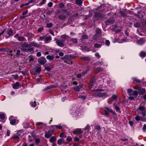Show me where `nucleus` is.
<instances>
[{
  "label": "nucleus",
  "mask_w": 146,
  "mask_h": 146,
  "mask_svg": "<svg viewBox=\"0 0 146 146\" xmlns=\"http://www.w3.org/2000/svg\"><path fill=\"white\" fill-rule=\"evenodd\" d=\"M59 19L62 21L64 20L66 18V16L62 14H61L58 16Z\"/></svg>",
  "instance_id": "16"
},
{
  "label": "nucleus",
  "mask_w": 146,
  "mask_h": 146,
  "mask_svg": "<svg viewBox=\"0 0 146 146\" xmlns=\"http://www.w3.org/2000/svg\"><path fill=\"white\" fill-rule=\"evenodd\" d=\"M142 130L143 132H145L146 130V125L145 124L144 125L142 128Z\"/></svg>",
  "instance_id": "49"
},
{
  "label": "nucleus",
  "mask_w": 146,
  "mask_h": 146,
  "mask_svg": "<svg viewBox=\"0 0 146 146\" xmlns=\"http://www.w3.org/2000/svg\"><path fill=\"white\" fill-rule=\"evenodd\" d=\"M46 1V0H42V1L41 2L39 3V5L40 6L42 5L45 3Z\"/></svg>",
  "instance_id": "41"
},
{
  "label": "nucleus",
  "mask_w": 146,
  "mask_h": 146,
  "mask_svg": "<svg viewBox=\"0 0 146 146\" xmlns=\"http://www.w3.org/2000/svg\"><path fill=\"white\" fill-rule=\"evenodd\" d=\"M43 27H41L40 28H38V31L39 32H40L43 30Z\"/></svg>",
  "instance_id": "56"
},
{
  "label": "nucleus",
  "mask_w": 146,
  "mask_h": 146,
  "mask_svg": "<svg viewBox=\"0 0 146 146\" xmlns=\"http://www.w3.org/2000/svg\"><path fill=\"white\" fill-rule=\"evenodd\" d=\"M96 35H101V31L100 29L98 28L96 31Z\"/></svg>",
  "instance_id": "28"
},
{
  "label": "nucleus",
  "mask_w": 146,
  "mask_h": 146,
  "mask_svg": "<svg viewBox=\"0 0 146 146\" xmlns=\"http://www.w3.org/2000/svg\"><path fill=\"white\" fill-rule=\"evenodd\" d=\"M82 86L80 85L79 86H76L73 88L74 90L76 92H79L80 90L82 88Z\"/></svg>",
  "instance_id": "12"
},
{
  "label": "nucleus",
  "mask_w": 146,
  "mask_h": 146,
  "mask_svg": "<svg viewBox=\"0 0 146 146\" xmlns=\"http://www.w3.org/2000/svg\"><path fill=\"white\" fill-rule=\"evenodd\" d=\"M114 108L117 111H119L120 110V108L118 106H114Z\"/></svg>",
  "instance_id": "54"
},
{
  "label": "nucleus",
  "mask_w": 146,
  "mask_h": 146,
  "mask_svg": "<svg viewBox=\"0 0 146 146\" xmlns=\"http://www.w3.org/2000/svg\"><path fill=\"white\" fill-rule=\"evenodd\" d=\"M34 50V48H28L27 49V50H26V51H33Z\"/></svg>",
  "instance_id": "63"
},
{
  "label": "nucleus",
  "mask_w": 146,
  "mask_h": 146,
  "mask_svg": "<svg viewBox=\"0 0 146 146\" xmlns=\"http://www.w3.org/2000/svg\"><path fill=\"white\" fill-rule=\"evenodd\" d=\"M104 111L106 115H108L110 112L114 115H116V113L112 110L108 108H105Z\"/></svg>",
  "instance_id": "8"
},
{
  "label": "nucleus",
  "mask_w": 146,
  "mask_h": 146,
  "mask_svg": "<svg viewBox=\"0 0 146 146\" xmlns=\"http://www.w3.org/2000/svg\"><path fill=\"white\" fill-rule=\"evenodd\" d=\"M64 4L63 3H61L59 5V7L60 8H64Z\"/></svg>",
  "instance_id": "55"
},
{
  "label": "nucleus",
  "mask_w": 146,
  "mask_h": 146,
  "mask_svg": "<svg viewBox=\"0 0 146 146\" xmlns=\"http://www.w3.org/2000/svg\"><path fill=\"white\" fill-rule=\"evenodd\" d=\"M64 142V140L63 139H59L58 140L57 143L59 145H61Z\"/></svg>",
  "instance_id": "22"
},
{
  "label": "nucleus",
  "mask_w": 146,
  "mask_h": 146,
  "mask_svg": "<svg viewBox=\"0 0 146 146\" xmlns=\"http://www.w3.org/2000/svg\"><path fill=\"white\" fill-rule=\"evenodd\" d=\"M139 23H136L134 24V26L136 27H139Z\"/></svg>",
  "instance_id": "60"
},
{
  "label": "nucleus",
  "mask_w": 146,
  "mask_h": 146,
  "mask_svg": "<svg viewBox=\"0 0 146 146\" xmlns=\"http://www.w3.org/2000/svg\"><path fill=\"white\" fill-rule=\"evenodd\" d=\"M133 87V88L135 90H139L140 88L138 86H134Z\"/></svg>",
  "instance_id": "61"
},
{
  "label": "nucleus",
  "mask_w": 146,
  "mask_h": 146,
  "mask_svg": "<svg viewBox=\"0 0 146 146\" xmlns=\"http://www.w3.org/2000/svg\"><path fill=\"white\" fill-rule=\"evenodd\" d=\"M95 55L96 56L98 57L99 58H100L101 57L99 53L98 52H96V53Z\"/></svg>",
  "instance_id": "50"
},
{
  "label": "nucleus",
  "mask_w": 146,
  "mask_h": 146,
  "mask_svg": "<svg viewBox=\"0 0 146 146\" xmlns=\"http://www.w3.org/2000/svg\"><path fill=\"white\" fill-rule=\"evenodd\" d=\"M53 3L52 2H50L48 4V6L50 7H51L52 6Z\"/></svg>",
  "instance_id": "62"
},
{
  "label": "nucleus",
  "mask_w": 146,
  "mask_h": 146,
  "mask_svg": "<svg viewBox=\"0 0 146 146\" xmlns=\"http://www.w3.org/2000/svg\"><path fill=\"white\" fill-rule=\"evenodd\" d=\"M52 26V24L51 23H49L46 24V27L48 28H50Z\"/></svg>",
  "instance_id": "47"
},
{
  "label": "nucleus",
  "mask_w": 146,
  "mask_h": 146,
  "mask_svg": "<svg viewBox=\"0 0 146 146\" xmlns=\"http://www.w3.org/2000/svg\"><path fill=\"white\" fill-rule=\"evenodd\" d=\"M117 95H113L112 96L111 98H110L109 99V100L111 102H112L113 101L116 100L117 99Z\"/></svg>",
  "instance_id": "18"
},
{
  "label": "nucleus",
  "mask_w": 146,
  "mask_h": 146,
  "mask_svg": "<svg viewBox=\"0 0 146 146\" xmlns=\"http://www.w3.org/2000/svg\"><path fill=\"white\" fill-rule=\"evenodd\" d=\"M78 96L80 98L82 99L83 100H84L86 98V97L85 96L82 95H80Z\"/></svg>",
  "instance_id": "40"
},
{
  "label": "nucleus",
  "mask_w": 146,
  "mask_h": 146,
  "mask_svg": "<svg viewBox=\"0 0 146 146\" xmlns=\"http://www.w3.org/2000/svg\"><path fill=\"white\" fill-rule=\"evenodd\" d=\"M61 37L64 39H66L69 38V37L68 36L66 35H62Z\"/></svg>",
  "instance_id": "36"
},
{
  "label": "nucleus",
  "mask_w": 146,
  "mask_h": 146,
  "mask_svg": "<svg viewBox=\"0 0 146 146\" xmlns=\"http://www.w3.org/2000/svg\"><path fill=\"white\" fill-rule=\"evenodd\" d=\"M133 82H140L141 81L140 80L136 78H133Z\"/></svg>",
  "instance_id": "33"
},
{
  "label": "nucleus",
  "mask_w": 146,
  "mask_h": 146,
  "mask_svg": "<svg viewBox=\"0 0 146 146\" xmlns=\"http://www.w3.org/2000/svg\"><path fill=\"white\" fill-rule=\"evenodd\" d=\"M52 39V38L51 36H48L47 37H46L45 36V41L46 43L47 42L49 41H50Z\"/></svg>",
  "instance_id": "26"
},
{
  "label": "nucleus",
  "mask_w": 146,
  "mask_h": 146,
  "mask_svg": "<svg viewBox=\"0 0 146 146\" xmlns=\"http://www.w3.org/2000/svg\"><path fill=\"white\" fill-rule=\"evenodd\" d=\"M76 4L80 6L82 5V0H76Z\"/></svg>",
  "instance_id": "23"
},
{
  "label": "nucleus",
  "mask_w": 146,
  "mask_h": 146,
  "mask_svg": "<svg viewBox=\"0 0 146 146\" xmlns=\"http://www.w3.org/2000/svg\"><path fill=\"white\" fill-rule=\"evenodd\" d=\"M52 135L50 131L49 130L48 133H46L45 134V137L46 138H49Z\"/></svg>",
  "instance_id": "15"
},
{
  "label": "nucleus",
  "mask_w": 146,
  "mask_h": 146,
  "mask_svg": "<svg viewBox=\"0 0 146 146\" xmlns=\"http://www.w3.org/2000/svg\"><path fill=\"white\" fill-rule=\"evenodd\" d=\"M146 55V53L143 51L141 52L140 53V56L141 58H143Z\"/></svg>",
  "instance_id": "21"
},
{
  "label": "nucleus",
  "mask_w": 146,
  "mask_h": 146,
  "mask_svg": "<svg viewBox=\"0 0 146 146\" xmlns=\"http://www.w3.org/2000/svg\"><path fill=\"white\" fill-rule=\"evenodd\" d=\"M145 107L144 106H140L138 108V109L139 110L143 111H145Z\"/></svg>",
  "instance_id": "37"
},
{
  "label": "nucleus",
  "mask_w": 146,
  "mask_h": 146,
  "mask_svg": "<svg viewBox=\"0 0 146 146\" xmlns=\"http://www.w3.org/2000/svg\"><path fill=\"white\" fill-rule=\"evenodd\" d=\"M141 115L143 116H145L146 115V111H144L141 112Z\"/></svg>",
  "instance_id": "58"
},
{
  "label": "nucleus",
  "mask_w": 146,
  "mask_h": 146,
  "mask_svg": "<svg viewBox=\"0 0 146 146\" xmlns=\"http://www.w3.org/2000/svg\"><path fill=\"white\" fill-rule=\"evenodd\" d=\"M145 40L143 39H140L136 41L137 43L139 44H142L144 43Z\"/></svg>",
  "instance_id": "19"
},
{
  "label": "nucleus",
  "mask_w": 146,
  "mask_h": 146,
  "mask_svg": "<svg viewBox=\"0 0 146 146\" xmlns=\"http://www.w3.org/2000/svg\"><path fill=\"white\" fill-rule=\"evenodd\" d=\"M96 129L98 131H100L101 130V128L99 125H96Z\"/></svg>",
  "instance_id": "45"
},
{
  "label": "nucleus",
  "mask_w": 146,
  "mask_h": 146,
  "mask_svg": "<svg viewBox=\"0 0 146 146\" xmlns=\"http://www.w3.org/2000/svg\"><path fill=\"white\" fill-rule=\"evenodd\" d=\"M9 119L10 121V124L12 125H16L19 122L18 120L14 118V117L13 116H10Z\"/></svg>",
  "instance_id": "3"
},
{
  "label": "nucleus",
  "mask_w": 146,
  "mask_h": 146,
  "mask_svg": "<svg viewBox=\"0 0 146 146\" xmlns=\"http://www.w3.org/2000/svg\"><path fill=\"white\" fill-rule=\"evenodd\" d=\"M145 90L144 88L140 89H139L138 92L139 95H141L145 92Z\"/></svg>",
  "instance_id": "14"
},
{
  "label": "nucleus",
  "mask_w": 146,
  "mask_h": 146,
  "mask_svg": "<svg viewBox=\"0 0 146 146\" xmlns=\"http://www.w3.org/2000/svg\"><path fill=\"white\" fill-rule=\"evenodd\" d=\"M0 118L2 120L4 119L5 118V114L3 113L0 114Z\"/></svg>",
  "instance_id": "38"
},
{
  "label": "nucleus",
  "mask_w": 146,
  "mask_h": 146,
  "mask_svg": "<svg viewBox=\"0 0 146 146\" xmlns=\"http://www.w3.org/2000/svg\"><path fill=\"white\" fill-rule=\"evenodd\" d=\"M65 42V40L62 39H57L56 40V44L59 46L63 47L64 46V44Z\"/></svg>",
  "instance_id": "5"
},
{
  "label": "nucleus",
  "mask_w": 146,
  "mask_h": 146,
  "mask_svg": "<svg viewBox=\"0 0 146 146\" xmlns=\"http://www.w3.org/2000/svg\"><path fill=\"white\" fill-rule=\"evenodd\" d=\"M135 120L137 121H139L140 120H141L140 117L138 116H136L135 117Z\"/></svg>",
  "instance_id": "51"
},
{
  "label": "nucleus",
  "mask_w": 146,
  "mask_h": 146,
  "mask_svg": "<svg viewBox=\"0 0 146 146\" xmlns=\"http://www.w3.org/2000/svg\"><path fill=\"white\" fill-rule=\"evenodd\" d=\"M21 53V51L19 50H17V52L16 54L17 55H20Z\"/></svg>",
  "instance_id": "64"
},
{
  "label": "nucleus",
  "mask_w": 146,
  "mask_h": 146,
  "mask_svg": "<svg viewBox=\"0 0 146 146\" xmlns=\"http://www.w3.org/2000/svg\"><path fill=\"white\" fill-rule=\"evenodd\" d=\"M81 136H82L81 135H80L79 137V138L77 137H75L74 138V140L76 141H78L79 140V139L80 138Z\"/></svg>",
  "instance_id": "44"
},
{
  "label": "nucleus",
  "mask_w": 146,
  "mask_h": 146,
  "mask_svg": "<svg viewBox=\"0 0 146 146\" xmlns=\"http://www.w3.org/2000/svg\"><path fill=\"white\" fill-rule=\"evenodd\" d=\"M55 87L54 86H48V87H47L45 88L44 89V90L46 91L47 90H49V89H50V88H55Z\"/></svg>",
  "instance_id": "35"
},
{
  "label": "nucleus",
  "mask_w": 146,
  "mask_h": 146,
  "mask_svg": "<svg viewBox=\"0 0 146 146\" xmlns=\"http://www.w3.org/2000/svg\"><path fill=\"white\" fill-rule=\"evenodd\" d=\"M31 45H30V43H27L24 42L21 45L22 48H21V50H22L26 51V50H27V49L25 48H31Z\"/></svg>",
  "instance_id": "6"
},
{
  "label": "nucleus",
  "mask_w": 146,
  "mask_h": 146,
  "mask_svg": "<svg viewBox=\"0 0 146 146\" xmlns=\"http://www.w3.org/2000/svg\"><path fill=\"white\" fill-rule=\"evenodd\" d=\"M35 141L36 144L39 143L40 142V140L38 138H36L35 139Z\"/></svg>",
  "instance_id": "53"
},
{
  "label": "nucleus",
  "mask_w": 146,
  "mask_h": 146,
  "mask_svg": "<svg viewBox=\"0 0 146 146\" xmlns=\"http://www.w3.org/2000/svg\"><path fill=\"white\" fill-rule=\"evenodd\" d=\"M46 58L49 60V61L52 60L54 58V56L53 55H48L46 56Z\"/></svg>",
  "instance_id": "20"
},
{
  "label": "nucleus",
  "mask_w": 146,
  "mask_h": 146,
  "mask_svg": "<svg viewBox=\"0 0 146 146\" xmlns=\"http://www.w3.org/2000/svg\"><path fill=\"white\" fill-rule=\"evenodd\" d=\"M31 104L32 106L33 107H35L36 106V102L35 101L34 102H31Z\"/></svg>",
  "instance_id": "48"
},
{
  "label": "nucleus",
  "mask_w": 146,
  "mask_h": 146,
  "mask_svg": "<svg viewBox=\"0 0 146 146\" xmlns=\"http://www.w3.org/2000/svg\"><path fill=\"white\" fill-rule=\"evenodd\" d=\"M96 70H97V72H99L102 71L103 70V69L101 67H99L96 68Z\"/></svg>",
  "instance_id": "43"
},
{
  "label": "nucleus",
  "mask_w": 146,
  "mask_h": 146,
  "mask_svg": "<svg viewBox=\"0 0 146 146\" xmlns=\"http://www.w3.org/2000/svg\"><path fill=\"white\" fill-rule=\"evenodd\" d=\"M13 88L15 89H17L21 87V85L18 82H16L15 84H12Z\"/></svg>",
  "instance_id": "9"
},
{
  "label": "nucleus",
  "mask_w": 146,
  "mask_h": 146,
  "mask_svg": "<svg viewBox=\"0 0 146 146\" xmlns=\"http://www.w3.org/2000/svg\"><path fill=\"white\" fill-rule=\"evenodd\" d=\"M13 34V31L12 29H10L7 30V34L5 35V37L6 38L9 37L11 36H12Z\"/></svg>",
  "instance_id": "10"
},
{
  "label": "nucleus",
  "mask_w": 146,
  "mask_h": 146,
  "mask_svg": "<svg viewBox=\"0 0 146 146\" xmlns=\"http://www.w3.org/2000/svg\"><path fill=\"white\" fill-rule=\"evenodd\" d=\"M19 137L17 135H14L12 137V139H17L19 140Z\"/></svg>",
  "instance_id": "31"
},
{
  "label": "nucleus",
  "mask_w": 146,
  "mask_h": 146,
  "mask_svg": "<svg viewBox=\"0 0 146 146\" xmlns=\"http://www.w3.org/2000/svg\"><path fill=\"white\" fill-rule=\"evenodd\" d=\"M138 94V92L137 91H133L132 93L129 94V98L130 100H133L137 97Z\"/></svg>",
  "instance_id": "4"
},
{
  "label": "nucleus",
  "mask_w": 146,
  "mask_h": 146,
  "mask_svg": "<svg viewBox=\"0 0 146 146\" xmlns=\"http://www.w3.org/2000/svg\"><path fill=\"white\" fill-rule=\"evenodd\" d=\"M120 13L121 15L123 17H125L126 16V14L123 11H120Z\"/></svg>",
  "instance_id": "42"
},
{
  "label": "nucleus",
  "mask_w": 146,
  "mask_h": 146,
  "mask_svg": "<svg viewBox=\"0 0 146 146\" xmlns=\"http://www.w3.org/2000/svg\"><path fill=\"white\" fill-rule=\"evenodd\" d=\"M43 124V123L42 122H38L36 123V125L38 126L40 125H42Z\"/></svg>",
  "instance_id": "52"
},
{
  "label": "nucleus",
  "mask_w": 146,
  "mask_h": 146,
  "mask_svg": "<svg viewBox=\"0 0 146 146\" xmlns=\"http://www.w3.org/2000/svg\"><path fill=\"white\" fill-rule=\"evenodd\" d=\"M41 70V68L40 67L37 68L35 70L36 73H39Z\"/></svg>",
  "instance_id": "34"
},
{
  "label": "nucleus",
  "mask_w": 146,
  "mask_h": 146,
  "mask_svg": "<svg viewBox=\"0 0 146 146\" xmlns=\"http://www.w3.org/2000/svg\"><path fill=\"white\" fill-rule=\"evenodd\" d=\"M53 126H55L57 128L59 129H61L62 128V127H64L63 126H62L60 125H55L52 126V127H53Z\"/></svg>",
  "instance_id": "32"
},
{
  "label": "nucleus",
  "mask_w": 146,
  "mask_h": 146,
  "mask_svg": "<svg viewBox=\"0 0 146 146\" xmlns=\"http://www.w3.org/2000/svg\"><path fill=\"white\" fill-rule=\"evenodd\" d=\"M81 59L84 60H90V58L88 56L82 57Z\"/></svg>",
  "instance_id": "27"
},
{
  "label": "nucleus",
  "mask_w": 146,
  "mask_h": 146,
  "mask_svg": "<svg viewBox=\"0 0 146 146\" xmlns=\"http://www.w3.org/2000/svg\"><path fill=\"white\" fill-rule=\"evenodd\" d=\"M88 38V36L87 35H82L81 38V39H87Z\"/></svg>",
  "instance_id": "39"
},
{
  "label": "nucleus",
  "mask_w": 146,
  "mask_h": 146,
  "mask_svg": "<svg viewBox=\"0 0 146 146\" xmlns=\"http://www.w3.org/2000/svg\"><path fill=\"white\" fill-rule=\"evenodd\" d=\"M103 89H97L94 90L95 93L94 94L95 96L98 97L105 98L108 96L107 93L106 92H101L104 91Z\"/></svg>",
  "instance_id": "1"
},
{
  "label": "nucleus",
  "mask_w": 146,
  "mask_h": 146,
  "mask_svg": "<svg viewBox=\"0 0 146 146\" xmlns=\"http://www.w3.org/2000/svg\"><path fill=\"white\" fill-rule=\"evenodd\" d=\"M38 62L41 65H43L46 62V59L43 57H41L38 59Z\"/></svg>",
  "instance_id": "7"
},
{
  "label": "nucleus",
  "mask_w": 146,
  "mask_h": 146,
  "mask_svg": "<svg viewBox=\"0 0 146 146\" xmlns=\"http://www.w3.org/2000/svg\"><path fill=\"white\" fill-rule=\"evenodd\" d=\"M141 121L143 122H146V117H142L141 119Z\"/></svg>",
  "instance_id": "57"
},
{
  "label": "nucleus",
  "mask_w": 146,
  "mask_h": 146,
  "mask_svg": "<svg viewBox=\"0 0 146 146\" xmlns=\"http://www.w3.org/2000/svg\"><path fill=\"white\" fill-rule=\"evenodd\" d=\"M94 46L95 48H99L101 47V45L100 44L96 43L94 44Z\"/></svg>",
  "instance_id": "30"
},
{
  "label": "nucleus",
  "mask_w": 146,
  "mask_h": 146,
  "mask_svg": "<svg viewBox=\"0 0 146 146\" xmlns=\"http://www.w3.org/2000/svg\"><path fill=\"white\" fill-rule=\"evenodd\" d=\"M45 36H40L38 38V41L40 40H43L44 39H45Z\"/></svg>",
  "instance_id": "29"
},
{
  "label": "nucleus",
  "mask_w": 146,
  "mask_h": 146,
  "mask_svg": "<svg viewBox=\"0 0 146 146\" xmlns=\"http://www.w3.org/2000/svg\"><path fill=\"white\" fill-rule=\"evenodd\" d=\"M68 58V55H65L64 57L61 58L62 60H67V58Z\"/></svg>",
  "instance_id": "46"
},
{
  "label": "nucleus",
  "mask_w": 146,
  "mask_h": 146,
  "mask_svg": "<svg viewBox=\"0 0 146 146\" xmlns=\"http://www.w3.org/2000/svg\"><path fill=\"white\" fill-rule=\"evenodd\" d=\"M129 124L131 126H132L134 123V122L133 121H129Z\"/></svg>",
  "instance_id": "59"
},
{
  "label": "nucleus",
  "mask_w": 146,
  "mask_h": 146,
  "mask_svg": "<svg viewBox=\"0 0 146 146\" xmlns=\"http://www.w3.org/2000/svg\"><path fill=\"white\" fill-rule=\"evenodd\" d=\"M56 141V138L55 136L52 137L49 139V141L51 143L55 142Z\"/></svg>",
  "instance_id": "17"
},
{
  "label": "nucleus",
  "mask_w": 146,
  "mask_h": 146,
  "mask_svg": "<svg viewBox=\"0 0 146 146\" xmlns=\"http://www.w3.org/2000/svg\"><path fill=\"white\" fill-rule=\"evenodd\" d=\"M18 39L19 41H24L25 40H26L25 38L23 36H19L18 37Z\"/></svg>",
  "instance_id": "24"
},
{
  "label": "nucleus",
  "mask_w": 146,
  "mask_h": 146,
  "mask_svg": "<svg viewBox=\"0 0 146 146\" xmlns=\"http://www.w3.org/2000/svg\"><path fill=\"white\" fill-rule=\"evenodd\" d=\"M70 40L73 43H76L78 42L76 38H72L70 39Z\"/></svg>",
  "instance_id": "25"
},
{
  "label": "nucleus",
  "mask_w": 146,
  "mask_h": 146,
  "mask_svg": "<svg viewBox=\"0 0 146 146\" xmlns=\"http://www.w3.org/2000/svg\"><path fill=\"white\" fill-rule=\"evenodd\" d=\"M30 43V45H31V47L32 46H34L37 47H39L40 46V44H37L36 42L34 41L31 42Z\"/></svg>",
  "instance_id": "13"
},
{
  "label": "nucleus",
  "mask_w": 146,
  "mask_h": 146,
  "mask_svg": "<svg viewBox=\"0 0 146 146\" xmlns=\"http://www.w3.org/2000/svg\"><path fill=\"white\" fill-rule=\"evenodd\" d=\"M83 131L81 129H78L74 131L73 133L74 134H79L82 133Z\"/></svg>",
  "instance_id": "11"
},
{
  "label": "nucleus",
  "mask_w": 146,
  "mask_h": 146,
  "mask_svg": "<svg viewBox=\"0 0 146 146\" xmlns=\"http://www.w3.org/2000/svg\"><path fill=\"white\" fill-rule=\"evenodd\" d=\"M70 112L71 114L75 116H77L79 114V112L78 110L77 107L75 105H73L71 108Z\"/></svg>",
  "instance_id": "2"
}]
</instances>
